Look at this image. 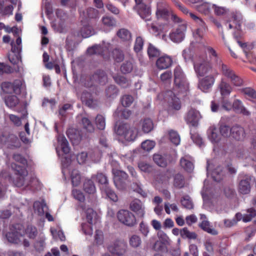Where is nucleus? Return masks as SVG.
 Returning <instances> with one entry per match:
<instances>
[{
    "mask_svg": "<svg viewBox=\"0 0 256 256\" xmlns=\"http://www.w3.org/2000/svg\"><path fill=\"white\" fill-rule=\"evenodd\" d=\"M91 84H86L88 87V90H84L82 96L81 97V100L82 102L90 108H94L98 105L96 100H94L92 96V94L96 93L97 84H104L107 82V76L105 72L102 70H97L90 78Z\"/></svg>",
    "mask_w": 256,
    "mask_h": 256,
    "instance_id": "f257e3e1",
    "label": "nucleus"
},
{
    "mask_svg": "<svg viewBox=\"0 0 256 256\" xmlns=\"http://www.w3.org/2000/svg\"><path fill=\"white\" fill-rule=\"evenodd\" d=\"M156 14L158 18L166 20L170 18L174 22L178 23L181 22V19L179 17L171 12L168 5L164 1L158 2Z\"/></svg>",
    "mask_w": 256,
    "mask_h": 256,
    "instance_id": "f03ea898",
    "label": "nucleus"
},
{
    "mask_svg": "<svg viewBox=\"0 0 256 256\" xmlns=\"http://www.w3.org/2000/svg\"><path fill=\"white\" fill-rule=\"evenodd\" d=\"M12 169L15 172V174L18 176L14 180L13 183L16 187H22L23 186H28L30 184L25 182V177L28 176V171L26 168L22 166H20L15 162H12L10 164Z\"/></svg>",
    "mask_w": 256,
    "mask_h": 256,
    "instance_id": "7ed1b4c3",
    "label": "nucleus"
},
{
    "mask_svg": "<svg viewBox=\"0 0 256 256\" xmlns=\"http://www.w3.org/2000/svg\"><path fill=\"white\" fill-rule=\"evenodd\" d=\"M158 98L160 100L164 98V100L168 102L170 108L172 109L179 110L181 108L180 98L176 97L175 94L171 90L166 92L164 94L162 93L158 94Z\"/></svg>",
    "mask_w": 256,
    "mask_h": 256,
    "instance_id": "20e7f679",
    "label": "nucleus"
},
{
    "mask_svg": "<svg viewBox=\"0 0 256 256\" xmlns=\"http://www.w3.org/2000/svg\"><path fill=\"white\" fill-rule=\"evenodd\" d=\"M127 248L126 242L120 240H114L108 246V250L112 256H124Z\"/></svg>",
    "mask_w": 256,
    "mask_h": 256,
    "instance_id": "39448f33",
    "label": "nucleus"
},
{
    "mask_svg": "<svg viewBox=\"0 0 256 256\" xmlns=\"http://www.w3.org/2000/svg\"><path fill=\"white\" fill-rule=\"evenodd\" d=\"M84 216H86V220L89 224L95 223L98 218V216L96 212L90 208L84 206L83 208ZM82 230L86 234L92 235V229L90 225L88 226V229L86 230L84 226H82Z\"/></svg>",
    "mask_w": 256,
    "mask_h": 256,
    "instance_id": "423d86ee",
    "label": "nucleus"
},
{
    "mask_svg": "<svg viewBox=\"0 0 256 256\" xmlns=\"http://www.w3.org/2000/svg\"><path fill=\"white\" fill-rule=\"evenodd\" d=\"M118 220L124 224L128 226H133L136 224L134 215L128 210H121L117 213Z\"/></svg>",
    "mask_w": 256,
    "mask_h": 256,
    "instance_id": "0eeeda50",
    "label": "nucleus"
},
{
    "mask_svg": "<svg viewBox=\"0 0 256 256\" xmlns=\"http://www.w3.org/2000/svg\"><path fill=\"white\" fill-rule=\"evenodd\" d=\"M0 142L10 149L19 148L21 146L19 138L14 134H2L0 136Z\"/></svg>",
    "mask_w": 256,
    "mask_h": 256,
    "instance_id": "6e6552de",
    "label": "nucleus"
},
{
    "mask_svg": "<svg viewBox=\"0 0 256 256\" xmlns=\"http://www.w3.org/2000/svg\"><path fill=\"white\" fill-rule=\"evenodd\" d=\"M180 22L181 23L170 34L169 36L171 40L176 43L180 42L184 40L186 30V24L182 20Z\"/></svg>",
    "mask_w": 256,
    "mask_h": 256,
    "instance_id": "1a4fd4ad",
    "label": "nucleus"
},
{
    "mask_svg": "<svg viewBox=\"0 0 256 256\" xmlns=\"http://www.w3.org/2000/svg\"><path fill=\"white\" fill-rule=\"evenodd\" d=\"M194 67L196 73L199 76H204L212 68L210 64L202 56H200L198 58L194 63Z\"/></svg>",
    "mask_w": 256,
    "mask_h": 256,
    "instance_id": "9d476101",
    "label": "nucleus"
},
{
    "mask_svg": "<svg viewBox=\"0 0 256 256\" xmlns=\"http://www.w3.org/2000/svg\"><path fill=\"white\" fill-rule=\"evenodd\" d=\"M114 174V181L116 188L121 190L126 189L128 174L122 170H117Z\"/></svg>",
    "mask_w": 256,
    "mask_h": 256,
    "instance_id": "9b49d317",
    "label": "nucleus"
},
{
    "mask_svg": "<svg viewBox=\"0 0 256 256\" xmlns=\"http://www.w3.org/2000/svg\"><path fill=\"white\" fill-rule=\"evenodd\" d=\"M242 22V16L240 12H232L227 21L230 29L234 28L238 31L241 30V25Z\"/></svg>",
    "mask_w": 256,
    "mask_h": 256,
    "instance_id": "f8f14e48",
    "label": "nucleus"
},
{
    "mask_svg": "<svg viewBox=\"0 0 256 256\" xmlns=\"http://www.w3.org/2000/svg\"><path fill=\"white\" fill-rule=\"evenodd\" d=\"M252 178L250 176L245 175L240 179L238 185V190L240 194H246L250 192Z\"/></svg>",
    "mask_w": 256,
    "mask_h": 256,
    "instance_id": "ddd939ff",
    "label": "nucleus"
},
{
    "mask_svg": "<svg viewBox=\"0 0 256 256\" xmlns=\"http://www.w3.org/2000/svg\"><path fill=\"white\" fill-rule=\"evenodd\" d=\"M81 121V138H87L94 132V127L92 122L87 118H83Z\"/></svg>",
    "mask_w": 256,
    "mask_h": 256,
    "instance_id": "4468645a",
    "label": "nucleus"
},
{
    "mask_svg": "<svg viewBox=\"0 0 256 256\" xmlns=\"http://www.w3.org/2000/svg\"><path fill=\"white\" fill-rule=\"evenodd\" d=\"M201 117L198 110L194 108H190L187 112L185 120L188 124L192 126H196Z\"/></svg>",
    "mask_w": 256,
    "mask_h": 256,
    "instance_id": "2eb2a0df",
    "label": "nucleus"
},
{
    "mask_svg": "<svg viewBox=\"0 0 256 256\" xmlns=\"http://www.w3.org/2000/svg\"><path fill=\"white\" fill-rule=\"evenodd\" d=\"M215 79L212 75L207 76L199 81L198 88L204 92H208L214 84Z\"/></svg>",
    "mask_w": 256,
    "mask_h": 256,
    "instance_id": "dca6fc26",
    "label": "nucleus"
},
{
    "mask_svg": "<svg viewBox=\"0 0 256 256\" xmlns=\"http://www.w3.org/2000/svg\"><path fill=\"white\" fill-rule=\"evenodd\" d=\"M130 209L136 213L138 216L143 218L145 214L144 206L142 202L138 200L134 199L131 202L130 204Z\"/></svg>",
    "mask_w": 256,
    "mask_h": 256,
    "instance_id": "f3484780",
    "label": "nucleus"
},
{
    "mask_svg": "<svg viewBox=\"0 0 256 256\" xmlns=\"http://www.w3.org/2000/svg\"><path fill=\"white\" fill-rule=\"evenodd\" d=\"M83 190L86 193L90 195V202H92L95 200L94 194L96 191L93 181L88 178L85 179L83 183Z\"/></svg>",
    "mask_w": 256,
    "mask_h": 256,
    "instance_id": "a211bd4d",
    "label": "nucleus"
},
{
    "mask_svg": "<svg viewBox=\"0 0 256 256\" xmlns=\"http://www.w3.org/2000/svg\"><path fill=\"white\" fill-rule=\"evenodd\" d=\"M232 136L235 140L242 141L246 136L244 129L241 126L236 124L232 127Z\"/></svg>",
    "mask_w": 256,
    "mask_h": 256,
    "instance_id": "6ab92c4d",
    "label": "nucleus"
},
{
    "mask_svg": "<svg viewBox=\"0 0 256 256\" xmlns=\"http://www.w3.org/2000/svg\"><path fill=\"white\" fill-rule=\"evenodd\" d=\"M66 134L72 144L77 146L80 144V130L74 128H69L66 131Z\"/></svg>",
    "mask_w": 256,
    "mask_h": 256,
    "instance_id": "aec40b11",
    "label": "nucleus"
},
{
    "mask_svg": "<svg viewBox=\"0 0 256 256\" xmlns=\"http://www.w3.org/2000/svg\"><path fill=\"white\" fill-rule=\"evenodd\" d=\"M137 11L138 14L142 18L146 21L150 20L151 19V10L150 7L146 4L134 7Z\"/></svg>",
    "mask_w": 256,
    "mask_h": 256,
    "instance_id": "412c9836",
    "label": "nucleus"
},
{
    "mask_svg": "<svg viewBox=\"0 0 256 256\" xmlns=\"http://www.w3.org/2000/svg\"><path fill=\"white\" fill-rule=\"evenodd\" d=\"M236 156L239 158L247 160L248 162L256 160V156L254 154H250L247 149L240 148L236 152Z\"/></svg>",
    "mask_w": 256,
    "mask_h": 256,
    "instance_id": "4be33fe9",
    "label": "nucleus"
},
{
    "mask_svg": "<svg viewBox=\"0 0 256 256\" xmlns=\"http://www.w3.org/2000/svg\"><path fill=\"white\" fill-rule=\"evenodd\" d=\"M72 79L73 83L76 90V88L79 86L80 85V66L79 62L77 60H74L72 62Z\"/></svg>",
    "mask_w": 256,
    "mask_h": 256,
    "instance_id": "5701e85b",
    "label": "nucleus"
},
{
    "mask_svg": "<svg viewBox=\"0 0 256 256\" xmlns=\"http://www.w3.org/2000/svg\"><path fill=\"white\" fill-rule=\"evenodd\" d=\"M172 60L168 56H161L158 58L156 64L158 68L160 70L166 69L172 65Z\"/></svg>",
    "mask_w": 256,
    "mask_h": 256,
    "instance_id": "b1692460",
    "label": "nucleus"
},
{
    "mask_svg": "<svg viewBox=\"0 0 256 256\" xmlns=\"http://www.w3.org/2000/svg\"><path fill=\"white\" fill-rule=\"evenodd\" d=\"M208 138L212 142H218L220 140V136L216 130V128L214 126L210 127L208 130Z\"/></svg>",
    "mask_w": 256,
    "mask_h": 256,
    "instance_id": "393cba45",
    "label": "nucleus"
},
{
    "mask_svg": "<svg viewBox=\"0 0 256 256\" xmlns=\"http://www.w3.org/2000/svg\"><path fill=\"white\" fill-rule=\"evenodd\" d=\"M167 156L160 154H155L153 156L154 162L160 167H166L168 164Z\"/></svg>",
    "mask_w": 256,
    "mask_h": 256,
    "instance_id": "a878e982",
    "label": "nucleus"
},
{
    "mask_svg": "<svg viewBox=\"0 0 256 256\" xmlns=\"http://www.w3.org/2000/svg\"><path fill=\"white\" fill-rule=\"evenodd\" d=\"M189 90V84L186 79L182 80L178 85L174 84V90L178 93L186 94Z\"/></svg>",
    "mask_w": 256,
    "mask_h": 256,
    "instance_id": "bb28decb",
    "label": "nucleus"
},
{
    "mask_svg": "<svg viewBox=\"0 0 256 256\" xmlns=\"http://www.w3.org/2000/svg\"><path fill=\"white\" fill-rule=\"evenodd\" d=\"M232 108L236 112L241 113L246 116H248L250 114V112L244 106L242 102L238 100L234 101Z\"/></svg>",
    "mask_w": 256,
    "mask_h": 256,
    "instance_id": "cd10ccee",
    "label": "nucleus"
},
{
    "mask_svg": "<svg viewBox=\"0 0 256 256\" xmlns=\"http://www.w3.org/2000/svg\"><path fill=\"white\" fill-rule=\"evenodd\" d=\"M218 88L222 96L229 95L232 90L230 85L222 80L218 86Z\"/></svg>",
    "mask_w": 256,
    "mask_h": 256,
    "instance_id": "c85d7f7f",
    "label": "nucleus"
},
{
    "mask_svg": "<svg viewBox=\"0 0 256 256\" xmlns=\"http://www.w3.org/2000/svg\"><path fill=\"white\" fill-rule=\"evenodd\" d=\"M174 83L178 85L181 80L186 79L185 76L179 66H176L174 70Z\"/></svg>",
    "mask_w": 256,
    "mask_h": 256,
    "instance_id": "c756f323",
    "label": "nucleus"
},
{
    "mask_svg": "<svg viewBox=\"0 0 256 256\" xmlns=\"http://www.w3.org/2000/svg\"><path fill=\"white\" fill-rule=\"evenodd\" d=\"M180 164L188 172H192L194 168V166L192 162L188 160L186 157L182 158L180 160Z\"/></svg>",
    "mask_w": 256,
    "mask_h": 256,
    "instance_id": "7c9ffc66",
    "label": "nucleus"
},
{
    "mask_svg": "<svg viewBox=\"0 0 256 256\" xmlns=\"http://www.w3.org/2000/svg\"><path fill=\"white\" fill-rule=\"evenodd\" d=\"M199 226L202 229L211 234L216 235L218 234L216 230L210 226V224L207 220H202Z\"/></svg>",
    "mask_w": 256,
    "mask_h": 256,
    "instance_id": "2f4dec72",
    "label": "nucleus"
},
{
    "mask_svg": "<svg viewBox=\"0 0 256 256\" xmlns=\"http://www.w3.org/2000/svg\"><path fill=\"white\" fill-rule=\"evenodd\" d=\"M173 184L177 188H184L185 184V180L184 176L180 174H176L174 177Z\"/></svg>",
    "mask_w": 256,
    "mask_h": 256,
    "instance_id": "473e14b6",
    "label": "nucleus"
},
{
    "mask_svg": "<svg viewBox=\"0 0 256 256\" xmlns=\"http://www.w3.org/2000/svg\"><path fill=\"white\" fill-rule=\"evenodd\" d=\"M70 178L72 186L75 188L78 186L80 184V173L79 170L76 169L73 170L71 173Z\"/></svg>",
    "mask_w": 256,
    "mask_h": 256,
    "instance_id": "72a5a7b5",
    "label": "nucleus"
},
{
    "mask_svg": "<svg viewBox=\"0 0 256 256\" xmlns=\"http://www.w3.org/2000/svg\"><path fill=\"white\" fill-rule=\"evenodd\" d=\"M211 5L208 2H203L196 6V9L200 13L205 15L208 14L210 12Z\"/></svg>",
    "mask_w": 256,
    "mask_h": 256,
    "instance_id": "f704fd0d",
    "label": "nucleus"
},
{
    "mask_svg": "<svg viewBox=\"0 0 256 256\" xmlns=\"http://www.w3.org/2000/svg\"><path fill=\"white\" fill-rule=\"evenodd\" d=\"M218 65L219 66L222 75L228 79L235 73L229 66L222 62L221 64H218Z\"/></svg>",
    "mask_w": 256,
    "mask_h": 256,
    "instance_id": "c9c22d12",
    "label": "nucleus"
},
{
    "mask_svg": "<svg viewBox=\"0 0 256 256\" xmlns=\"http://www.w3.org/2000/svg\"><path fill=\"white\" fill-rule=\"evenodd\" d=\"M142 127L144 132L148 133L154 128L153 122L150 118H144L142 122Z\"/></svg>",
    "mask_w": 256,
    "mask_h": 256,
    "instance_id": "e433bc0d",
    "label": "nucleus"
},
{
    "mask_svg": "<svg viewBox=\"0 0 256 256\" xmlns=\"http://www.w3.org/2000/svg\"><path fill=\"white\" fill-rule=\"evenodd\" d=\"M117 36L124 41H128L131 40V34L126 28H121L117 32Z\"/></svg>",
    "mask_w": 256,
    "mask_h": 256,
    "instance_id": "4c0bfd02",
    "label": "nucleus"
},
{
    "mask_svg": "<svg viewBox=\"0 0 256 256\" xmlns=\"http://www.w3.org/2000/svg\"><path fill=\"white\" fill-rule=\"evenodd\" d=\"M138 130L136 128L130 127L123 138L128 141H132L136 138Z\"/></svg>",
    "mask_w": 256,
    "mask_h": 256,
    "instance_id": "58836bf2",
    "label": "nucleus"
},
{
    "mask_svg": "<svg viewBox=\"0 0 256 256\" xmlns=\"http://www.w3.org/2000/svg\"><path fill=\"white\" fill-rule=\"evenodd\" d=\"M19 236V232L16 231L10 232L6 234V238L11 243L18 244L20 242Z\"/></svg>",
    "mask_w": 256,
    "mask_h": 256,
    "instance_id": "ea45409f",
    "label": "nucleus"
},
{
    "mask_svg": "<svg viewBox=\"0 0 256 256\" xmlns=\"http://www.w3.org/2000/svg\"><path fill=\"white\" fill-rule=\"evenodd\" d=\"M5 103L8 106L14 108L19 103V99L16 96H10L6 98Z\"/></svg>",
    "mask_w": 256,
    "mask_h": 256,
    "instance_id": "a19ab883",
    "label": "nucleus"
},
{
    "mask_svg": "<svg viewBox=\"0 0 256 256\" xmlns=\"http://www.w3.org/2000/svg\"><path fill=\"white\" fill-rule=\"evenodd\" d=\"M212 176L216 182H220L223 178L224 172L221 166H218L212 173Z\"/></svg>",
    "mask_w": 256,
    "mask_h": 256,
    "instance_id": "79ce46f5",
    "label": "nucleus"
},
{
    "mask_svg": "<svg viewBox=\"0 0 256 256\" xmlns=\"http://www.w3.org/2000/svg\"><path fill=\"white\" fill-rule=\"evenodd\" d=\"M129 244L132 247L134 248L139 247L142 244V240L140 237L136 234L132 236L130 238Z\"/></svg>",
    "mask_w": 256,
    "mask_h": 256,
    "instance_id": "37998d69",
    "label": "nucleus"
},
{
    "mask_svg": "<svg viewBox=\"0 0 256 256\" xmlns=\"http://www.w3.org/2000/svg\"><path fill=\"white\" fill-rule=\"evenodd\" d=\"M25 232L30 238L34 239L38 234V230L36 227L28 225L25 230Z\"/></svg>",
    "mask_w": 256,
    "mask_h": 256,
    "instance_id": "c03bdc74",
    "label": "nucleus"
},
{
    "mask_svg": "<svg viewBox=\"0 0 256 256\" xmlns=\"http://www.w3.org/2000/svg\"><path fill=\"white\" fill-rule=\"evenodd\" d=\"M102 22L103 25L108 28H112L116 25V20L110 16H106L102 17Z\"/></svg>",
    "mask_w": 256,
    "mask_h": 256,
    "instance_id": "a18cd8bd",
    "label": "nucleus"
},
{
    "mask_svg": "<svg viewBox=\"0 0 256 256\" xmlns=\"http://www.w3.org/2000/svg\"><path fill=\"white\" fill-rule=\"evenodd\" d=\"M180 234L182 238L189 239H196L197 237L196 234L194 232H190L186 228H184L180 230Z\"/></svg>",
    "mask_w": 256,
    "mask_h": 256,
    "instance_id": "49530a36",
    "label": "nucleus"
},
{
    "mask_svg": "<svg viewBox=\"0 0 256 256\" xmlns=\"http://www.w3.org/2000/svg\"><path fill=\"white\" fill-rule=\"evenodd\" d=\"M206 50L212 60H213L218 65V64H221L222 61L220 58L218 57L214 50L212 48L208 47L206 48Z\"/></svg>",
    "mask_w": 256,
    "mask_h": 256,
    "instance_id": "de8ad7c7",
    "label": "nucleus"
},
{
    "mask_svg": "<svg viewBox=\"0 0 256 256\" xmlns=\"http://www.w3.org/2000/svg\"><path fill=\"white\" fill-rule=\"evenodd\" d=\"M94 154L92 151L81 152V163H86L90 161H94Z\"/></svg>",
    "mask_w": 256,
    "mask_h": 256,
    "instance_id": "09e8293b",
    "label": "nucleus"
},
{
    "mask_svg": "<svg viewBox=\"0 0 256 256\" xmlns=\"http://www.w3.org/2000/svg\"><path fill=\"white\" fill-rule=\"evenodd\" d=\"M168 134L169 138L172 142L176 146L180 144V136L176 132L170 130L168 132Z\"/></svg>",
    "mask_w": 256,
    "mask_h": 256,
    "instance_id": "8fccbe9b",
    "label": "nucleus"
},
{
    "mask_svg": "<svg viewBox=\"0 0 256 256\" xmlns=\"http://www.w3.org/2000/svg\"><path fill=\"white\" fill-rule=\"evenodd\" d=\"M220 132L221 135L224 138H228L232 136V128L226 124H222L220 126Z\"/></svg>",
    "mask_w": 256,
    "mask_h": 256,
    "instance_id": "3c124183",
    "label": "nucleus"
},
{
    "mask_svg": "<svg viewBox=\"0 0 256 256\" xmlns=\"http://www.w3.org/2000/svg\"><path fill=\"white\" fill-rule=\"evenodd\" d=\"M104 192H105L106 196L112 200L116 202L118 200V196L110 188L106 186L103 188Z\"/></svg>",
    "mask_w": 256,
    "mask_h": 256,
    "instance_id": "603ef678",
    "label": "nucleus"
},
{
    "mask_svg": "<svg viewBox=\"0 0 256 256\" xmlns=\"http://www.w3.org/2000/svg\"><path fill=\"white\" fill-rule=\"evenodd\" d=\"M247 213L244 214V222H247L256 216V210L254 208H250L247 210Z\"/></svg>",
    "mask_w": 256,
    "mask_h": 256,
    "instance_id": "864d4df0",
    "label": "nucleus"
},
{
    "mask_svg": "<svg viewBox=\"0 0 256 256\" xmlns=\"http://www.w3.org/2000/svg\"><path fill=\"white\" fill-rule=\"evenodd\" d=\"M95 122L98 128L100 130L104 129L106 126L105 118L101 114H98L96 118Z\"/></svg>",
    "mask_w": 256,
    "mask_h": 256,
    "instance_id": "5fc2aeb1",
    "label": "nucleus"
},
{
    "mask_svg": "<svg viewBox=\"0 0 256 256\" xmlns=\"http://www.w3.org/2000/svg\"><path fill=\"white\" fill-rule=\"evenodd\" d=\"M95 179L98 183L104 185L105 187L107 186L108 184V180L107 177L104 174L102 173H98L96 175H94L92 177Z\"/></svg>",
    "mask_w": 256,
    "mask_h": 256,
    "instance_id": "6e6d98bb",
    "label": "nucleus"
},
{
    "mask_svg": "<svg viewBox=\"0 0 256 256\" xmlns=\"http://www.w3.org/2000/svg\"><path fill=\"white\" fill-rule=\"evenodd\" d=\"M12 158L18 162L20 163L22 165L20 166H24L26 168L28 164V161L26 159L20 154H14L12 156Z\"/></svg>",
    "mask_w": 256,
    "mask_h": 256,
    "instance_id": "4d7b16f0",
    "label": "nucleus"
},
{
    "mask_svg": "<svg viewBox=\"0 0 256 256\" xmlns=\"http://www.w3.org/2000/svg\"><path fill=\"white\" fill-rule=\"evenodd\" d=\"M182 206L187 209H192L194 208V204L188 196H185L181 200Z\"/></svg>",
    "mask_w": 256,
    "mask_h": 256,
    "instance_id": "13d9d810",
    "label": "nucleus"
},
{
    "mask_svg": "<svg viewBox=\"0 0 256 256\" xmlns=\"http://www.w3.org/2000/svg\"><path fill=\"white\" fill-rule=\"evenodd\" d=\"M212 8L214 10V14L217 16L225 15L228 12V10L226 8L216 4H212Z\"/></svg>",
    "mask_w": 256,
    "mask_h": 256,
    "instance_id": "bf43d9fd",
    "label": "nucleus"
},
{
    "mask_svg": "<svg viewBox=\"0 0 256 256\" xmlns=\"http://www.w3.org/2000/svg\"><path fill=\"white\" fill-rule=\"evenodd\" d=\"M112 56L116 62H120L124 59L123 52L118 48H115L112 52Z\"/></svg>",
    "mask_w": 256,
    "mask_h": 256,
    "instance_id": "052dcab7",
    "label": "nucleus"
},
{
    "mask_svg": "<svg viewBox=\"0 0 256 256\" xmlns=\"http://www.w3.org/2000/svg\"><path fill=\"white\" fill-rule=\"evenodd\" d=\"M113 78L114 81L122 87L126 88L128 86V82L124 76L118 75L114 76Z\"/></svg>",
    "mask_w": 256,
    "mask_h": 256,
    "instance_id": "680f3d73",
    "label": "nucleus"
},
{
    "mask_svg": "<svg viewBox=\"0 0 256 256\" xmlns=\"http://www.w3.org/2000/svg\"><path fill=\"white\" fill-rule=\"evenodd\" d=\"M58 141L60 142V144L62 152L65 154L69 153L70 148L68 146V142L66 138L62 137L58 140Z\"/></svg>",
    "mask_w": 256,
    "mask_h": 256,
    "instance_id": "e2e57ef3",
    "label": "nucleus"
},
{
    "mask_svg": "<svg viewBox=\"0 0 256 256\" xmlns=\"http://www.w3.org/2000/svg\"><path fill=\"white\" fill-rule=\"evenodd\" d=\"M148 54L150 58H154L158 56L160 54L158 49L150 44L148 48Z\"/></svg>",
    "mask_w": 256,
    "mask_h": 256,
    "instance_id": "0e129e2a",
    "label": "nucleus"
},
{
    "mask_svg": "<svg viewBox=\"0 0 256 256\" xmlns=\"http://www.w3.org/2000/svg\"><path fill=\"white\" fill-rule=\"evenodd\" d=\"M133 67V64L131 61H126L122 65L120 70L122 72L126 74L130 72Z\"/></svg>",
    "mask_w": 256,
    "mask_h": 256,
    "instance_id": "69168bd1",
    "label": "nucleus"
},
{
    "mask_svg": "<svg viewBox=\"0 0 256 256\" xmlns=\"http://www.w3.org/2000/svg\"><path fill=\"white\" fill-rule=\"evenodd\" d=\"M22 86V80L19 79L14 80L12 82V92L15 94H20Z\"/></svg>",
    "mask_w": 256,
    "mask_h": 256,
    "instance_id": "338daca9",
    "label": "nucleus"
},
{
    "mask_svg": "<svg viewBox=\"0 0 256 256\" xmlns=\"http://www.w3.org/2000/svg\"><path fill=\"white\" fill-rule=\"evenodd\" d=\"M130 126L126 124H120L117 130L116 133L118 135L124 137L125 134L128 132Z\"/></svg>",
    "mask_w": 256,
    "mask_h": 256,
    "instance_id": "774afa93",
    "label": "nucleus"
}]
</instances>
